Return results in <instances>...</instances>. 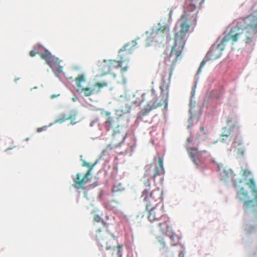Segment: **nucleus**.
<instances>
[{
	"label": "nucleus",
	"mask_w": 257,
	"mask_h": 257,
	"mask_svg": "<svg viewBox=\"0 0 257 257\" xmlns=\"http://www.w3.org/2000/svg\"><path fill=\"white\" fill-rule=\"evenodd\" d=\"M172 11H171L170 12V15H171V14H172Z\"/></svg>",
	"instance_id": "nucleus-40"
},
{
	"label": "nucleus",
	"mask_w": 257,
	"mask_h": 257,
	"mask_svg": "<svg viewBox=\"0 0 257 257\" xmlns=\"http://www.w3.org/2000/svg\"><path fill=\"white\" fill-rule=\"evenodd\" d=\"M75 80L77 86L78 92L83 93L84 95L86 97L90 96L94 93V90L91 87H84L81 85V83L85 81L84 75H79L77 77L75 78Z\"/></svg>",
	"instance_id": "nucleus-11"
},
{
	"label": "nucleus",
	"mask_w": 257,
	"mask_h": 257,
	"mask_svg": "<svg viewBox=\"0 0 257 257\" xmlns=\"http://www.w3.org/2000/svg\"><path fill=\"white\" fill-rule=\"evenodd\" d=\"M42 59L45 60L46 63L51 67H53L54 63L57 62V59L52 56L51 53L45 50L44 53H38Z\"/></svg>",
	"instance_id": "nucleus-15"
},
{
	"label": "nucleus",
	"mask_w": 257,
	"mask_h": 257,
	"mask_svg": "<svg viewBox=\"0 0 257 257\" xmlns=\"http://www.w3.org/2000/svg\"><path fill=\"white\" fill-rule=\"evenodd\" d=\"M149 213L148 219L151 222L158 221L160 219H164L167 217L164 212V205L162 203L151 207L150 209H146Z\"/></svg>",
	"instance_id": "nucleus-9"
},
{
	"label": "nucleus",
	"mask_w": 257,
	"mask_h": 257,
	"mask_svg": "<svg viewBox=\"0 0 257 257\" xmlns=\"http://www.w3.org/2000/svg\"><path fill=\"white\" fill-rule=\"evenodd\" d=\"M242 177L244 180H246L247 178L250 175L251 172L246 169H241Z\"/></svg>",
	"instance_id": "nucleus-22"
},
{
	"label": "nucleus",
	"mask_w": 257,
	"mask_h": 257,
	"mask_svg": "<svg viewBox=\"0 0 257 257\" xmlns=\"http://www.w3.org/2000/svg\"><path fill=\"white\" fill-rule=\"evenodd\" d=\"M228 34L217 45L216 48H212L210 53L216 52L219 53L215 57L218 58L221 52L228 44L233 45L240 38L242 34L244 35L243 41L246 44L254 42L257 38V10L254 14H249L245 17L234 20L230 25Z\"/></svg>",
	"instance_id": "nucleus-2"
},
{
	"label": "nucleus",
	"mask_w": 257,
	"mask_h": 257,
	"mask_svg": "<svg viewBox=\"0 0 257 257\" xmlns=\"http://www.w3.org/2000/svg\"><path fill=\"white\" fill-rule=\"evenodd\" d=\"M179 256L180 257H183L184 256V253L181 251L180 252V254H179Z\"/></svg>",
	"instance_id": "nucleus-37"
},
{
	"label": "nucleus",
	"mask_w": 257,
	"mask_h": 257,
	"mask_svg": "<svg viewBox=\"0 0 257 257\" xmlns=\"http://www.w3.org/2000/svg\"><path fill=\"white\" fill-rule=\"evenodd\" d=\"M229 136H234L231 134V130L230 128L224 127L221 134V137H228Z\"/></svg>",
	"instance_id": "nucleus-20"
},
{
	"label": "nucleus",
	"mask_w": 257,
	"mask_h": 257,
	"mask_svg": "<svg viewBox=\"0 0 257 257\" xmlns=\"http://www.w3.org/2000/svg\"><path fill=\"white\" fill-rule=\"evenodd\" d=\"M66 119H67L65 118H59L58 119L56 120L55 122L56 123H62V122H64Z\"/></svg>",
	"instance_id": "nucleus-30"
},
{
	"label": "nucleus",
	"mask_w": 257,
	"mask_h": 257,
	"mask_svg": "<svg viewBox=\"0 0 257 257\" xmlns=\"http://www.w3.org/2000/svg\"><path fill=\"white\" fill-rule=\"evenodd\" d=\"M242 182V180H240L239 182Z\"/></svg>",
	"instance_id": "nucleus-42"
},
{
	"label": "nucleus",
	"mask_w": 257,
	"mask_h": 257,
	"mask_svg": "<svg viewBox=\"0 0 257 257\" xmlns=\"http://www.w3.org/2000/svg\"><path fill=\"white\" fill-rule=\"evenodd\" d=\"M208 132H206L203 127H201L200 128V131L198 133V139H206V135H207Z\"/></svg>",
	"instance_id": "nucleus-21"
},
{
	"label": "nucleus",
	"mask_w": 257,
	"mask_h": 257,
	"mask_svg": "<svg viewBox=\"0 0 257 257\" xmlns=\"http://www.w3.org/2000/svg\"><path fill=\"white\" fill-rule=\"evenodd\" d=\"M251 189L253 198L250 199L249 193L244 187H241L237 192V197L243 202L244 211L245 213L252 214V221L257 220V188L253 179H249L245 183Z\"/></svg>",
	"instance_id": "nucleus-3"
},
{
	"label": "nucleus",
	"mask_w": 257,
	"mask_h": 257,
	"mask_svg": "<svg viewBox=\"0 0 257 257\" xmlns=\"http://www.w3.org/2000/svg\"><path fill=\"white\" fill-rule=\"evenodd\" d=\"M26 141H29V139L28 138L26 139Z\"/></svg>",
	"instance_id": "nucleus-41"
},
{
	"label": "nucleus",
	"mask_w": 257,
	"mask_h": 257,
	"mask_svg": "<svg viewBox=\"0 0 257 257\" xmlns=\"http://www.w3.org/2000/svg\"><path fill=\"white\" fill-rule=\"evenodd\" d=\"M180 20L182 21L180 25V29L177 32L175 36L174 44L172 46L171 51L168 56L165 59V62L171 63V67L170 69L168 76L164 75L161 80V85L160 86L161 94L162 98L161 101L158 102V99L154 100L151 105L148 104L144 107V114H146L153 109H155L163 104L165 108L167 107L168 99L169 95V88L170 83V78L172 75L173 66L177 61L181 58V53L184 48L186 36L190 26L194 25L196 22V17H189L185 14L182 15Z\"/></svg>",
	"instance_id": "nucleus-1"
},
{
	"label": "nucleus",
	"mask_w": 257,
	"mask_h": 257,
	"mask_svg": "<svg viewBox=\"0 0 257 257\" xmlns=\"http://www.w3.org/2000/svg\"><path fill=\"white\" fill-rule=\"evenodd\" d=\"M203 152H204V153H206V151H203Z\"/></svg>",
	"instance_id": "nucleus-43"
},
{
	"label": "nucleus",
	"mask_w": 257,
	"mask_h": 257,
	"mask_svg": "<svg viewBox=\"0 0 257 257\" xmlns=\"http://www.w3.org/2000/svg\"><path fill=\"white\" fill-rule=\"evenodd\" d=\"M129 53V52H128V51H126V50H120V51H119V55H120V56H121V55H123V54H127V53Z\"/></svg>",
	"instance_id": "nucleus-32"
},
{
	"label": "nucleus",
	"mask_w": 257,
	"mask_h": 257,
	"mask_svg": "<svg viewBox=\"0 0 257 257\" xmlns=\"http://www.w3.org/2000/svg\"><path fill=\"white\" fill-rule=\"evenodd\" d=\"M170 236V238L171 240V244L172 246H175L177 245L180 244V239L181 237L176 234H172L170 235H169Z\"/></svg>",
	"instance_id": "nucleus-16"
},
{
	"label": "nucleus",
	"mask_w": 257,
	"mask_h": 257,
	"mask_svg": "<svg viewBox=\"0 0 257 257\" xmlns=\"http://www.w3.org/2000/svg\"><path fill=\"white\" fill-rule=\"evenodd\" d=\"M189 152L192 161L195 164H197L195 158L198 155L199 152L198 150L196 148H191L189 150Z\"/></svg>",
	"instance_id": "nucleus-18"
},
{
	"label": "nucleus",
	"mask_w": 257,
	"mask_h": 257,
	"mask_svg": "<svg viewBox=\"0 0 257 257\" xmlns=\"http://www.w3.org/2000/svg\"><path fill=\"white\" fill-rule=\"evenodd\" d=\"M158 160L159 166L150 164L146 167V175L150 176L153 179H155L157 176L164 174L163 158L162 157H158Z\"/></svg>",
	"instance_id": "nucleus-10"
},
{
	"label": "nucleus",
	"mask_w": 257,
	"mask_h": 257,
	"mask_svg": "<svg viewBox=\"0 0 257 257\" xmlns=\"http://www.w3.org/2000/svg\"><path fill=\"white\" fill-rule=\"evenodd\" d=\"M145 188L142 192L141 198L144 203L146 209L161 204L163 202V191L158 187L152 189L150 181L148 179L144 183Z\"/></svg>",
	"instance_id": "nucleus-4"
},
{
	"label": "nucleus",
	"mask_w": 257,
	"mask_h": 257,
	"mask_svg": "<svg viewBox=\"0 0 257 257\" xmlns=\"http://www.w3.org/2000/svg\"><path fill=\"white\" fill-rule=\"evenodd\" d=\"M46 128V126H44L42 127H39L37 128V132L39 133L45 130Z\"/></svg>",
	"instance_id": "nucleus-34"
},
{
	"label": "nucleus",
	"mask_w": 257,
	"mask_h": 257,
	"mask_svg": "<svg viewBox=\"0 0 257 257\" xmlns=\"http://www.w3.org/2000/svg\"><path fill=\"white\" fill-rule=\"evenodd\" d=\"M94 220L96 222H102V223L104 225L105 224V222L103 220H102L101 219V217L99 215H97V214H96V215H94Z\"/></svg>",
	"instance_id": "nucleus-24"
},
{
	"label": "nucleus",
	"mask_w": 257,
	"mask_h": 257,
	"mask_svg": "<svg viewBox=\"0 0 257 257\" xmlns=\"http://www.w3.org/2000/svg\"><path fill=\"white\" fill-rule=\"evenodd\" d=\"M206 61L204 60H203L201 62V63L200 64V67H199V68L198 69V71H197L198 73H200L201 72L202 69L203 67V66H204L205 64L206 63Z\"/></svg>",
	"instance_id": "nucleus-28"
},
{
	"label": "nucleus",
	"mask_w": 257,
	"mask_h": 257,
	"mask_svg": "<svg viewBox=\"0 0 257 257\" xmlns=\"http://www.w3.org/2000/svg\"><path fill=\"white\" fill-rule=\"evenodd\" d=\"M151 93L153 96L155 98L156 96V92L154 89H152L151 90Z\"/></svg>",
	"instance_id": "nucleus-35"
},
{
	"label": "nucleus",
	"mask_w": 257,
	"mask_h": 257,
	"mask_svg": "<svg viewBox=\"0 0 257 257\" xmlns=\"http://www.w3.org/2000/svg\"><path fill=\"white\" fill-rule=\"evenodd\" d=\"M125 60H120L116 61L114 60H110L104 61L103 63L100 65V70L104 72V74H107L112 71L114 68H120V71L122 73L125 72L128 66L127 63L124 64Z\"/></svg>",
	"instance_id": "nucleus-5"
},
{
	"label": "nucleus",
	"mask_w": 257,
	"mask_h": 257,
	"mask_svg": "<svg viewBox=\"0 0 257 257\" xmlns=\"http://www.w3.org/2000/svg\"><path fill=\"white\" fill-rule=\"evenodd\" d=\"M100 113L101 115H104L107 117L104 122V127L107 131L113 130V131L122 127L120 125V115L111 116H110L111 113L109 111L104 109L101 110Z\"/></svg>",
	"instance_id": "nucleus-8"
},
{
	"label": "nucleus",
	"mask_w": 257,
	"mask_h": 257,
	"mask_svg": "<svg viewBox=\"0 0 257 257\" xmlns=\"http://www.w3.org/2000/svg\"><path fill=\"white\" fill-rule=\"evenodd\" d=\"M122 248V245L118 244L117 246V255L118 257H121V249Z\"/></svg>",
	"instance_id": "nucleus-25"
},
{
	"label": "nucleus",
	"mask_w": 257,
	"mask_h": 257,
	"mask_svg": "<svg viewBox=\"0 0 257 257\" xmlns=\"http://www.w3.org/2000/svg\"><path fill=\"white\" fill-rule=\"evenodd\" d=\"M164 221L158 224L160 231L166 235H170L172 233V227L168 217L163 219Z\"/></svg>",
	"instance_id": "nucleus-12"
},
{
	"label": "nucleus",
	"mask_w": 257,
	"mask_h": 257,
	"mask_svg": "<svg viewBox=\"0 0 257 257\" xmlns=\"http://www.w3.org/2000/svg\"><path fill=\"white\" fill-rule=\"evenodd\" d=\"M59 95H60L59 94H56H56H53V95H51L50 98L51 99H54L55 98H56V97H58Z\"/></svg>",
	"instance_id": "nucleus-36"
},
{
	"label": "nucleus",
	"mask_w": 257,
	"mask_h": 257,
	"mask_svg": "<svg viewBox=\"0 0 257 257\" xmlns=\"http://www.w3.org/2000/svg\"><path fill=\"white\" fill-rule=\"evenodd\" d=\"M82 166L88 167L89 169L84 174H83L81 173H78L76 175L75 178L73 179L74 184H73V186L77 189L83 188L84 186L88 182L89 180V177L91 175V171L94 166V164L91 165L90 164L84 161L83 162Z\"/></svg>",
	"instance_id": "nucleus-6"
},
{
	"label": "nucleus",
	"mask_w": 257,
	"mask_h": 257,
	"mask_svg": "<svg viewBox=\"0 0 257 257\" xmlns=\"http://www.w3.org/2000/svg\"><path fill=\"white\" fill-rule=\"evenodd\" d=\"M11 149H12L11 148H8V149H7V151L10 150Z\"/></svg>",
	"instance_id": "nucleus-39"
},
{
	"label": "nucleus",
	"mask_w": 257,
	"mask_h": 257,
	"mask_svg": "<svg viewBox=\"0 0 257 257\" xmlns=\"http://www.w3.org/2000/svg\"><path fill=\"white\" fill-rule=\"evenodd\" d=\"M191 141H192V140L191 139V138H188L187 139V142H188V143H190V142H191Z\"/></svg>",
	"instance_id": "nucleus-38"
},
{
	"label": "nucleus",
	"mask_w": 257,
	"mask_h": 257,
	"mask_svg": "<svg viewBox=\"0 0 257 257\" xmlns=\"http://www.w3.org/2000/svg\"><path fill=\"white\" fill-rule=\"evenodd\" d=\"M232 146L237 151V155L239 157H243L246 151L245 147L243 145V143L240 137H236L234 141L232 143Z\"/></svg>",
	"instance_id": "nucleus-13"
},
{
	"label": "nucleus",
	"mask_w": 257,
	"mask_h": 257,
	"mask_svg": "<svg viewBox=\"0 0 257 257\" xmlns=\"http://www.w3.org/2000/svg\"><path fill=\"white\" fill-rule=\"evenodd\" d=\"M62 70H63V67L61 66H58L56 69V72L58 73H60L61 72H62Z\"/></svg>",
	"instance_id": "nucleus-31"
},
{
	"label": "nucleus",
	"mask_w": 257,
	"mask_h": 257,
	"mask_svg": "<svg viewBox=\"0 0 257 257\" xmlns=\"http://www.w3.org/2000/svg\"><path fill=\"white\" fill-rule=\"evenodd\" d=\"M38 53L34 50H32L30 52V55L31 57H34Z\"/></svg>",
	"instance_id": "nucleus-33"
},
{
	"label": "nucleus",
	"mask_w": 257,
	"mask_h": 257,
	"mask_svg": "<svg viewBox=\"0 0 257 257\" xmlns=\"http://www.w3.org/2000/svg\"><path fill=\"white\" fill-rule=\"evenodd\" d=\"M234 176H235V175H233L232 172L230 170L227 171V174H226L227 177H231L232 180H235V179L233 178ZM234 181L235 182V183H236V181L234 180Z\"/></svg>",
	"instance_id": "nucleus-27"
},
{
	"label": "nucleus",
	"mask_w": 257,
	"mask_h": 257,
	"mask_svg": "<svg viewBox=\"0 0 257 257\" xmlns=\"http://www.w3.org/2000/svg\"><path fill=\"white\" fill-rule=\"evenodd\" d=\"M93 237L99 245L101 247L105 246L106 249L111 248L112 242L114 241L105 230L100 228L96 231Z\"/></svg>",
	"instance_id": "nucleus-7"
},
{
	"label": "nucleus",
	"mask_w": 257,
	"mask_h": 257,
	"mask_svg": "<svg viewBox=\"0 0 257 257\" xmlns=\"http://www.w3.org/2000/svg\"><path fill=\"white\" fill-rule=\"evenodd\" d=\"M122 129V127H121L113 131L112 140L116 145H120L124 141L125 135Z\"/></svg>",
	"instance_id": "nucleus-14"
},
{
	"label": "nucleus",
	"mask_w": 257,
	"mask_h": 257,
	"mask_svg": "<svg viewBox=\"0 0 257 257\" xmlns=\"http://www.w3.org/2000/svg\"><path fill=\"white\" fill-rule=\"evenodd\" d=\"M169 32V28L166 26H163L159 27L157 30L156 34L159 35L161 34L168 35Z\"/></svg>",
	"instance_id": "nucleus-19"
},
{
	"label": "nucleus",
	"mask_w": 257,
	"mask_h": 257,
	"mask_svg": "<svg viewBox=\"0 0 257 257\" xmlns=\"http://www.w3.org/2000/svg\"><path fill=\"white\" fill-rule=\"evenodd\" d=\"M107 86V83L105 81L102 82H97L94 84V86L98 88H102Z\"/></svg>",
	"instance_id": "nucleus-23"
},
{
	"label": "nucleus",
	"mask_w": 257,
	"mask_h": 257,
	"mask_svg": "<svg viewBox=\"0 0 257 257\" xmlns=\"http://www.w3.org/2000/svg\"><path fill=\"white\" fill-rule=\"evenodd\" d=\"M236 137H239L238 133L234 136H229L228 137H221V142L228 144L230 142L233 143Z\"/></svg>",
	"instance_id": "nucleus-17"
},
{
	"label": "nucleus",
	"mask_w": 257,
	"mask_h": 257,
	"mask_svg": "<svg viewBox=\"0 0 257 257\" xmlns=\"http://www.w3.org/2000/svg\"><path fill=\"white\" fill-rule=\"evenodd\" d=\"M67 119H69L71 120V123L72 124H75L76 123L75 121H74L75 119V115H71L70 116V117L68 118H67Z\"/></svg>",
	"instance_id": "nucleus-29"
},
{
	"label": "nucleus",
	"mask_w": 257,
	"mask_h": 257,
	"mask_svg": "<svg viewBox=\"0 0 257 257\" xmlns=\"http://www.w3.org/2000/svg\"><path fill=\"white\" fill-rule=\"evenodd\" d=\"M254 228L255 227L254 226H252L251 225H248L246 226L245 229L247 232L250 233L254 229Z\"/></svg>",
	"instance_id": "nucleus-26"
}]
</instances>
